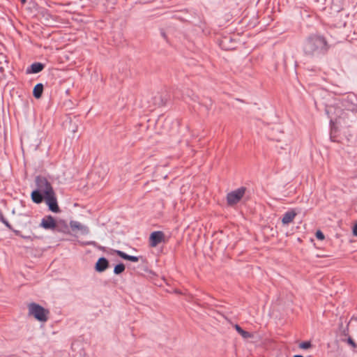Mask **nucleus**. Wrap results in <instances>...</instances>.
<instances>
[{"instance_id":"1","label":"nucleus","mask_w":357,"mask_h":357,"mask_svg":"<svg viewBox=\"0 0 357 357\" xmlns=\"http://www.w3.org/2000/svg\"><path fill=\"white\" fill-rule=\"evenodd\" d=\"M329 47L324 36L318 34H311L305 40L303 51L305 56L313 58L326 54Z\"/></svg>"},{"instance_id":"2","label":"nucleus","mask_w":357,"mask_h":357,"mask_svg":"<svg viewBox=\"0 0 357 357\" xmlns=\"http://www.w3.org/2000/svg\"><path fill=\"white\" fill-rule=\"evenodd\" d=\"M29 314L32 315L37 321L45 322L48 319L50 312L40 305L31 303L28 305Z\"/></svg>"},{"instance_id":"3","label":"nucleus","mask_w":357,"mask_h":357,"mask_svg":"<svg viewBox=\"0 0 357 357\" xmlns=\"http://www.w3.org/2000/svg\"><path fill=\"white\" fill-rule=\"evenodd\" d=\"M245 187H241L227 193L226 197L227 205L233 206L238 204L245 195Z\"/></svg>"},{"instance_id":"4","label":"nucleus","mask_w":357,"mask_h":357,"mask_svg":"<svg viewBox=\"0 0 357 357\" xmlns=\"http://www.w3.org/2000/svg\"><path fill=\"white\" fill-rule=\"evenodd\" d=\"M45 194V202L48 206V209L53 213H59L61 209L58 205L56 196L54 190H47Z\"/></svg>"},{"instance_id":"5","label":"nucleus","mask_w":357,"mask_h":357,"mask_svg":"<svg viewBox=\"0 0 357 357\" xmlns=\"http://www.w3.org/2000/svg\"><path fill=\"white\" fill-rule=\"evenodd\" d=\"M35 182L36 185V190H40V191L45 192V195L47 193L46 192L50 190H54L51 183L47 181V179L42 176H37L35 178Z\"/></svg>"},{"instance_id":"6","label":"nucleus","mask_w":357,"mask_h":357,"mask_svg":"<svg viewBox=\"0 0 357 357\" xmlns=\"http://www.w3.org/2000/svg\"><path fill=\"white\" fill-rule=\"evenodd\" d=\"M40 227L46 230L54 231L57 227V223L51 215H48L42 219Z\"/></svg>"},{"instance_id":"7","label":"nucleus","mask_w":357,"mask_h":357,"mask_svg":"<svg viewBox=\"0 0 357 357\" xmlns=\"http://www.w3.org/2000/svg\"><path fill=\"white\" fill-rule=\"evenodd\" d=\"M165 241V234L162 231H155L149 236V245L156 247L159 243Z\"/></svg>"},{"instance_id":"8","label":"nucleus","mask_w":357,"mask_h":357,"mask_svg":"<svg viewBox=\"0 0 357 357\" xmlns=\"http://www.w3.org/2000/svg\"><path fill=\"white\" fill-rule=\"evenodd\" d=\"M109 266V261L104 257H100L95 264V270L98 273L106 271Z\"/></svg>"},{"instance_id":"9","label":"nucleus","mask_w":357,"mask_h":357,"mask_svg":"<svg viewBox=\"0 0 357 357\" xmlns=\"http://www.w3.org/2000/svg\"><path fill=\"white\" fill-rule=\"evenodd\" d=\"M69 225L73 231L79 230L84 235L88 234L89 233V227L82 225L79 222L70 220Z\"/></svg>"},{"instance_id":"10","label":"nucleus","mask_w":357,"mask_h":357,"mask_svg":"<svg viewBox=\"0 0 357 357\" xmlns=\"http://www.w3.org/2000/svg\"><path fill=\"white\" fill-rule=\"evenodd\" d=\"M45 192L36 189L33 190L31 194V200L35 204L42 203L45 200Z\"/></svg>"},{"instance_id":"11","label":"nucleus","mask_w":357,"mask_h":357,"mask_svg":"<svg viewBox=\"0 0 357 357\" xmlns=\"http://www.w3.org/2000/svg\"><path fill=\"white\" fill-rule=\"evenodd\" d=\"M45 64L40 62L33 63L26 68V74H36L41 72L45 68Z\"/></svg>"},{"instance_id":"12","label":"nucleus","mask_w":357,"mask_h":357,"mask_svg":"<svg viewBox=\"0 0 357 357\" xmlns=\"http://www.w3.org/2000/svg\"><path fill=\"white\" fill-rule=\"evenodd\" d=\"M296 215V213L294 210H290L284 213L282 218V222L283 225H288L293 221Z\"/></svg>"},{"instance_id":"13","label":"nucleus","mask_w":357,"mask_h":357,"mask_svg":"<svg viewBox=\"0 0 357 357\" xmlns=\"http://www.w3.org/2000/svg\"><path fill=\"white\" fill-rule=\"evenodd\" d=\"M44 86L42 83H38L33 89V96L35 98L39 99L42 97Z\"/></svg>"},{"instance_id":"14","label":"nucleus","mask_w":357,"mask_h":357,"mask_svg":"<svg viewBox=\"0 0 357 357\" xmlns=\"http://www.w3.org/2000/svg\"><path fill=\"white\" fill-rule=\"evenodd\" d=\"M345 116L347 119V121H345V123H349V120L351 122H352L354 119H357V105H355L351 110L346 112Z\"/></svg>"},{"instance_id":"15","label":"nucleus","mask_w":357,"mask_h":357,"mask_svg":"<svg viewBox=\"0 0 357 357\" xmlns=\"http://www.w3.org/2000/svg\"><path fill=\"white\" fill-rule=\"evenodd\" d=\"M275 131L279 132L281 135H282V134H283L282 132H281L278 128H273L272 131L268 134V137L272 140H275L277 142H281L282 141L281 137L275 136Z\"/></svg>"},{"instance_id":"16","label":"nucleus","mask_w":357,"mask_h":357,"mask_svg":"<svg viewBox=\"0 0 357 357\" xmlns=\"http://www.w3.org/2000/svg\"><path fill=\"white\" fill-rule=\"evenodd\" d=\"M235 329L236 331L243 337V338H249L251 337V334L244 331L238 324H236L234 326Z\"/></svg>"},{"instance_id":"17","label":"nucleus","mask_w":357,"mask_h":357,"mask_svg":"<svg viewBox=\"0 0 357 357\" xmlns=\"http://www.w3.org/2000/svg\"><path fill=\"white\" fill-rule=\"evenodd\" d=\"M111 253L112 254H116L119 257H120L121 258L125 259V260H128L130 259V256L131 255H129L128 254H126V252L121 251V250H113L112 249L111 250Z\"/></svg>"},{"instance_id":"18","label":"nucleus","mask_w":357,"mask_h":357,"mask_svg":"<svg viewBox=\"0 0 357 357\" xmlns=\"http://www.w3.org/2000/svg\"><path fill=\"white\" fill-rule=\"evenodd\" d=\"M126 269V266L123 263H119L116 264L114 268V273L115 275H120L123 272H124Z\"/></svg>"},{"instance_id":"19","label":"nucleus","mask_w":357,"mask_h":357,"mask_svg":"<svg viewBox=\"0 0 357 357\" xmlns=\"http://www.w3.org/2000/svg\"><path fill=\"white\" fill-rule=\"evenodd\" d=\"M349 323L347 324L346 327L343 328L342 323L340 324V327L341 329V336H344L345 337H349Z\"/></svg>"},{"instance_id":"20","label":"nucleus","mask_w":357,"mask_h":357,"mask_svg":"<svg viewBox=\"0 0 357 357\" xmlns=\"http://www.w3.org/2000/svg\"><path fill=\"white\" fill-rule=\"evenodd\" d=\"M201 104L204 106L206 109V110H210L211 107H212V105H213V101L211 98H204L202 100V102Z\"/></svg>"},{"instance_id":"21","label":"nucleus","mask_w":357,"mask_h":357,"mask_svg":"<svg viewBox=\"0 0 357 357\" xmlns=\"http://www.w3.org/2000/svg\"><path fill=\"white\" fill-rule=\"evenodd\" d=\"M341 340L342 342H347L349 346H351L354 349H357V344L355 341L349 336L345 339L342 338Z\"/></svg>"},{"instance_id":"22","label":"nucleus","mask_w":357,"mask_h":357,"mask_svg":"<svg viewBox=\"0 0 357 357\" xmlns=\"http://www.w3.org/2000/svg\"><path fill=\"white\" fill-rule=\"evenodd\" d=\"M77 121V119L75 116L74 117V121L72 119L70 120V127L69 128V130H70V131L73 133L77 131L78 126L76 123Z\"/></svg>"},{"instance_id":"23","label":"nucleus","mask_w":357,"mask_h":357,"mask_svg":"<svg viewBox=\"0 0 357 357\" xmlns=\"http://www.w3.org/2000/svg\"><path fill=\"white\" fill-rule=\"evenodd\" d=\"M0 221L10 230H13V227L9 222L4 218L2 211L0 210Z\"/></svg>"},{"instance_id":"24","label":"nucleus","mask_w":357,"mask_h":357,"mask_svg":"<svg viewBox=\"0 0 357 357\" xmlns=\"http://www.w3.org/2000/svg\"><path fill=\"white\" fill-rule=\"evenodd\" d=\"M154 104L158 107L162 106L165 103L162 98V96L158 95L153 98Z\"/></svg>"},{"instance_id":"25","label":"nucleus","mask_w":357,"mask_h":357,"mask_svg":"<svg viewBox=\"0 0 357 357\" xmlns=\"http://www.w3.org/2000/svg\"><path fill=\"white\" fill-rule=\"evenodd\" d=\"M299 347L303 349H308L312 347V344L310 341L302 342L299 344Z\"/></svg>"},{"instance_id":"26","label":"nucleus","mask_w":357,"mask_h":357,"mask_svg":"<svg viewBox=\"0 0 357 357\" xmlns=\"http://www.w3.org/2000/svg\"><path fill=\"white\" fill-rule=\"evenodd\" d=\"M315 236L318 240H324L325 236L324 233L321 230H317L315 233Z\"/></svg>"},{"instance_id":"27","label":"nucleus","mask_w":357,"mask_h":357,"mask_svg":"<svg viewBox=\"0 0 357 357\" xmlns=\"http://www.w3.org/2000/svg\"><path fill=\"white\" fill-rule=\"evenodd\" d=\"M17 236H19L24 239H29L31 237L27 236H24L21 234V232L18 230H15L13 229L12 230Z\"/></svg>"},{"instance_id":"28","label":"nucleus","mask_w":357,"mask_h":357,"mask_svg":"<svg viewBox=\"0 0 357 357\" xmlns=\"http://www.w3.org/2000/svg\"><path fill=\"white\" fill-rule=\"evenodd\" d=\"M139 257H137V256L131 255L129 261H132V262H137L139 261Z\"/></svg>"},{"instance_id":"29","label":"nucleus","mask_w":357,"mask_h":357,"mask_svg":"<svg viewBox=\"0 0 357 357\" xmlns=\"http://www.w3.org/2000/svg\"><path fill=\"white\" fill-rule=\"evenodd\" d=\"M352 232L354 236H357V222L354 225Z\"/></svg>"},{"instance_id":"30","label":"nucleus","mask_w":357,"mask_h":357,"mask_svg":"<svg viewBox=\"0 0 357 357\" xmlns=\"http://www.w3.org/2000/svg\"><path fill=\"white\" fill-rule=\"evenodd\" d=\"M88 245H93V246H96L97 243L95 242V241H91V242H89L87 243Z\"/></svg>"},{"instance_id":"31","label":"nucleus","mask_w":357,"mask_h":357,"mask_svg":"<svg viewBox=\"0 0 357 357\" xmlns=\"http://www.w3.org/2000/svg\"><path fill=\"white\" fill-rule=\"evenodd\" d=\"M98 249L100 250H102V251H105V247H102V246H100V245H98Z\"/></svg>"},{"instance_id":"32","label":"nucleus","mask_w":357,"mask_h":357,"mask_svg":"<svg viewBox=\"0 0 357 357\" xmlns=\"http://www.w3.org/2000/svg\"><path fill=\"white\" fill-rule=\"evenodd\" d=\"M20 1L22 4H25V3L26 2V0H20Z\"/></svg>"},{"instance_id":"33","label":"nucleus","mask_w":357,"mask_h":357,"mask_svg":"<svg viewBox=\"0 0 357 357\" xmlns=\"http://www.w3.org/2000/svg\"><path fill=\"white\" fill-rule=\"evenodd\" d=\"M293 357H303V356L302 355L297 354V355H294Z\"/></svg>"},{"instance_id":"34","label":"nucleus","mask_w":357,"mask_h":357,"mask_svg":"<svg viewBox=\"0 0 357 357\" xmlns=\"http://www.w3.org/2000/svg\"><path fill=\"white\" fill-rule=\"evenodd\" d=\"M162 36H163L164 38H166V34L164 32L162 33Z\"/></svg>"},{"instance_id":"35","label":"nucleus","mask_w":357,"mask_h":357,"mask_svg":"<svg viewBox=\"0 0 357 357\" xmlns=\"http://www.w3.org/2000/svg\"><path fill=\"white\" fill-rule=\"evenodd\" d=\"M3 67H0V71H3Z\"/></svg>"}]
</instances>
